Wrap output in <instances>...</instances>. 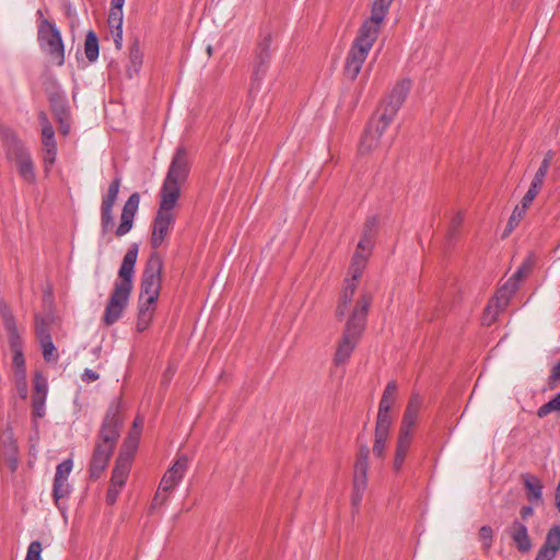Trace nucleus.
Here are the masks:
<instances>
[{
    "label": "nucleus",
    "mask_w": 560,
    "mask_h": 560,
    "mask_svg": "<svg viewBox=\"0 0 560 560\" xmlns=\"http://www.w3.org/2000/svg\"><path fill=\"white\" fill-rule=\"evenodd\" d=\"M394 0L373 1L371 15L361 24L346 58L343 72L351 81L355 80L360 73L362 65L378 37L381 26Z\"/></svg>",
    "instance_id": "obj_1"
},
{
    "label": "nucleus",
    "mask_w": 560,
    "mask_h": 560,
    "mask_svg": "<svg viewBox=\"0 0 560 560\" xmlns=\"http://www.w3.org/2000/svg\"><path fill=\"white\" fill-rule=\"evenodd\" d=\"M377 226L378 219L376 215L369 217L364 222L362 234L353 254L352 262L349 269L351 278L346 280V284L340 293L339 302L336 307V317L339 319L346 315L348 312V306L352 302L357 290L358 280L361 277L368 258L374 247V240L377 235Z\"/></svg>",
    "instance_id": "obj_2"
},
{
    "label": "nucleus",
    "mask_w": 560,
    "mask_h": 560,
    "mask_svg": "<svg viewBox=\"0 0 560 560\" xmlns=\"http://www.w3.org/2000/svg\"><path fill=\"white\" fill-rule=\"evenodd\" d=\"M138 252L139 246L137 243H133L129 246L122 258L121 266L118 270L120 280L114 283V289L109 295L102 318L105 326H112L117 323L128 305L133 287L132 280Z\"/></svg>",
    "instance_id": "obj_3"
},
{
    "label": "nucleus",
    "mask_w": 560,
    "mask_h": 560,
    "mask_svg": "<svg viewBox=\"0 0 560 560\" xmlns=\"http://www.w3.org/2000/svg\"><path fill=\"white\" fill-rule=\"evenodd\" d=\"M373 296L370 292H362L350 313L334 354V364L345 365L358 346L366 326V317Z\"/></svg>",
    "instance_id": "obj_4"
},
{
    "label": "nucleus",
    "mask_w": 560,
    "mask_h": 560,
    "mask_svg": "<svg viewBox=\"0 0 560 560\" xmlns=\"http://www.w3.org/2000/svg\"><path fill=\"white\" fill-rule=\"evenodd\" d=\"M5 158L15 165L19 176L27 184L36 182L35 165L28 149L9 128L0 129Z\"/></svg>",
    "instance_id": "obj_5"
},
{
    "label": "nucleus",
    "mask_w": 560,
    "mask_h": 560,
    "mask_svg": "<svg viewBox=\"0 0 560 560\" xmlns=\"http://www.w3.org/2000/svg\"><path fill=\"white\" fill-rule=\"evenodd\" d=\"M276 35L269 27L260 31L253 59V74L249 85V95L259 92L261 82L264 81L271 62V55L276 50Z\"/></svg>",
    "instance_id": "obj_6"
},
{
    "label": "nucleus",
    "mask_w": 560,
    "mask_h": 560,
    "mask_svg": "<svg viewBox=\"0 0 560 560\" xmlns=\"http://www.w3.org/2000/svg\"><path fill=\"white\" fill-rule=\"evenodd\" d=\"M163 268L162 256L158 252H152L142 272L139 301L156 304L162 288Z\"/></svg>",
    "instance_id": "obj_7"
},
{
    "label": "nucleus",
    "mask_w": 560,
    "mask_h": 560,
    "mask_svg": "<svg viewBox=\"0 0 560 560\" xmlns=\"http://www.w3.org/2000/svg\"><path fill=\"white\" fill-rule=\"evenodd\" d=\"M0 315L8 335V343L12 352V366L14 372H26L24 358V341L19 332L15 317L5 303L0 304Z\"/></svg>",
    "instance_id": "obj_8"
},
{
    "label": "nucleus",
    "mask_w": 560,
    "mask_h": 560,
    "mask_svg": "<svg viewBox=\"0 0 560 560\" xmlns=\"http://www.w3.org/2000/svg\"><path fill=\"white\" fill-rule=\"evenodd\" d=\"M122 423L124 420L120 413V402H110L100 428L95 444L115 450L120 436Z\"/></svg>",
    "instance_id": "obj_9"
},
{
    "label": "nucleus",
    "mask_w": 560,
    "mask_h": 560,
    "mask_svg": "<svg viewBox=\"0 0 560 560\" xmlns=\"http://www.w3.org/2000/svg\"><path fill=\"white\" fill-rule=\"evenodd\" d=\"M39 46L55 60L59 66L65 62V47L59 30L50 21L43 19L38 24Z\"/></svg>",
    "instance_id": "obj_10"
},
{
    "label": "nucleus",
    "mask_w": 560,
    "mask_h": 560,
    "mask_svg": "<svg viewBox=\"0 0 560 560\" xmlns=\"http://www.w3.org/2000/svg\"><path fill=\"white\" fill-rule=\"evenodd\" d=\"M121 182V175L117 173L109 183L106 192L102 196L101 230L103 234H106L114 226L113 209L118 199Z\"/></svg>",
    "instance_id": "obj_11"
},
{
    "label": "nucleus",
    "mask_w": 560,
    "mask_h": 560,
    "mask_svg": "<svg viewBox=\"0 0 560 560\" xmlns=\"http://www.w3.org/2000/svg\"><path fill=\"white\" fill-rule=\"evenodd\" d=\"M175 223L174 212H164L158 210L152 222V232L150 237L151 247L156 252L164 243Z\"/></svg>",
    "instance_id": "obj_12"
},
{
    "label": "nucleus",
    "mask_w": 560,
    "mask_h": 560,
    "mask_svg": "<svg viewBox=\"0 0 560 560\" xmlns=\"http://www.w3.org/2000/svg\"><path fill=\"white\" fill-rule=\"evenodd\" d=\"M411 89V81L404 79L397 82L384 98L380 110L393 117L396 116Z\"/></svg>",
    "instance_id": "obj_13"
},
{
    "label": "nucleus",
    "mask_w": 560,
    "mask_h": 560,
    "mask_svg": "<svg viewBox=\"0 0 560 560\" xmlns=\"http://www.w3.org/2000/svg\"><path fill=\"white\" fill-rule=\"evenodd\" d=\"M189 172L188 153L186 148L180 145L173 155L165 179L183 184L188 178Z\"/></svg>",
    "instance_id": "obj_14"
},
{
    "label": "nucleus",
    "mask_w": 560,
    "mask_h": 560,
    "mask_svg": "<svg viewBox=\"0 0 560 560\" xmlns=\"http://www.w3.org/2000/svg\"><path fill=\"white\" fill-rule=\"evenodd\" d=\"M188 469V457L179 455L173 465L166 470L159 486V490L170 492L183 480Z\"/></svg>",
    "instance_id": "obj_15"
},
{
    "label": "nucleus",
    "mask_w": 560,
    "mask_h": 560,
    "mask_svg": "<svg viewBox=\"0 0 560 560\" xmlns=\"http://www.w3.org/2000/svg\"><path fill=\"white\" fill-rule=\"evenodd\" d=\"M139 205L140 194L132 192L122 207L120 223L115 231L117 237H121L131 231L133 226V219L139 209Z\"/></svg>",
    "instance_id": "obj_16"
},
{
    "label": "nucleus",
    "mask_w": 560,
    "mask_h": 560,
    "mask_svg": "<svg viewBox=\"0 0 560 560\" xmlns=\"http://www.w3.org/2000/svg\"><path fill=\"white\" fill-rule=\"evenodd\" d=\"M180 183L165 179L163 180L160 190L159 209L164 212H173L179 197H180Z\"/></svg>",
    "instance_id": "obj_17"
},
{
    "label": "nucleus",
    "mask_w": 560,
    "mask_h": 560,
    "mask_svg": "<svg viewBox=\"0 0 560 560\" xmlns=\"http://www.w3.org/2000/svg\"><path fill=\"white\" fill-rule=\"evenodd\" d=\"M113 453L114 448L95 444L89 465L90 479L97 480L101 477L102 472L107 467Z\"/></svg>",
    "instance_id": "obj_18"
},
{
    "label": "nucleus",
    "mask_w": 560,
    "mask_h": 560,
    "mask_svg": "<svg viewBox=\"0 0 560 560\" xmlns=\"http://www.w3.org/2000/svg\"><path fill=\"white\" fill-rule=\"evenodd\" d=\"M369 455V446H361L354 464L353 475V489H358L359 491H365L368 487Z\"/></svg>",
    "instance_id": "obj_19"
},
{
    "label": "nucleus",
    "mask_w": 560,
    "mask_h": 560,
    "mask_svg": "<svg viewBox=\"0 0 560 560\" xmlns=\"http://www.w3.org/2000/svg\"><path fill=\"white\" fill-rule=\"evenodd\" d=\"M514 294L505 287L499 288L495 293L494 303H489L485 310L482 324L490 326L497 318L500 311L504 310Z\"/></svg>",
    "instance_id": "obj_20"
},
{
    "label": "nucleus",
    "mask_w": 560,
    "mask_h": 560,
    "mask_svg": "<svg viewBox=\"0 0 560 560\" xmlns=\"http://www.w3.org/2000/svg\"><path fill=\"white\" fill-rule=\"evenodd\" d=\"M51 110L59 124V131L67 136L70 131V112L65 96L55 94L50 98Z\"/></svg>",
    "instance_id": "obj_21"
},
{
    "label": "nucleus",
    "mask_w": 560,
    "mask_h": 560,
    "mask_svg": "<svg viewBox=\"0 0 560 560\" xmlns=\"http://www.w3.org/2000/svg\"><path fill=\"white\" fill-rule=\"evenodd\" d=\"M509 536L514 541L517 550L522 553L528 552L532 548V541L528 536V530L525 524L515 520L512 525L506 529Z\"/></svg>",
    "instance_id": "obj_22"
},
{
    "label": "nucleus",
    "mask_w": 560,
    "mask_h": 560,
    "mask_svg": "<svg viewBox=\"0 0 560 560\" xmlns=\"http://www.w3.org/2000/svg\"><path fill=\"white\" fill-rule=\"evenodd\" d=\"M131 467V462L125 458H116L115 466L112 471L109 485L122 488L127 481Z\"/></svg>",
    "instance_id": "obj_23"
},
{
    "label": "nucleus",
    "mask_w": 560,
    "mask_h": 560,
    "mask_svg": "<svg viewBox=\"0 0 560 560\" xmlns=\"http://www.w3.org/2000/svg\"><path fill=\"white\" fill-rule=\"evenodd\" d=\"M412 438H405L398 435L396 450H395V457L393 462V469L395 472L401 471L404 467L405 459L407 457V454L409 452V447L412 443Z\"/></svg>",
    "instance_id": "obj_24"
},
{
    "label": "nucleus",
    "mask_w": 560,
    "mask_h": 560,
    "mask_svg": "<svg viewBox=\"0 0 560 560\" xmlns=\"http://www.w3.org/2000/svg\"><path fill=\"white\" fill-rule=\"evenodd\" d=\"M544 170H545V165H540L538 167V170L532 180L529 189L524 195V197H523L524 208H528L530 206V203L533 202V200L535 199V197L539 194V191L542 187L546 174H547V172H545Z\"/></svg>",
    "instance_id": "obj_25"
},
{
    "label": "nucleus",
    "mask_w": 560,
    "mask_h": 560,
    "mask_svg": "<svg viewBox=\"0 0 560 560\" xmlns=\"http://www.w3.org/2000/svg\"><path fill=\"white\" fill-rule=\"evenodd\" d=\"M524 488L526 490L528 501L533 503L542 500V485L536 476L523 475Z\"/></svg>",
    "instance_id": "obj_26"
},
{
    "label": "nucleus",
    "mask_w": 560,
    "mask_h": 560,
    "mask_svg": "<svg viewBox=\"0 0 560 560\" xmlns=\"http://www.w3.org/2000/svg\"><path fill=\"white\" fill-rule=\"evenodd\" d=\"M140 442V431H130L125 439L117 458H125L132 463Z\"/></svg>",
    "instance_id": "obj_27"
},
{
    "label": "nucleus",
    "mask_w": 560,
    "mask_h": 560,
    "mask_svg": "<svg viewBox=\"0 0 560 560\" xmlns=\"http://www.w3.org/2000/svg\"><path fill=\"white\" fill-rule=\"evenodd\" d=\"M155 304H147V302L139 301L138 317L136 324V328L139 332L144 331L149 327L153 318Z\"/></svg>",
    "instance_id": "obj_28"
},
{
    "label": "nucleus",
    "mask_w": 560,
    "mask_h": 560,
    "mask_svg": "<svg viewBox=\"0 0 560 560\" xmlns=\"http://www.w3.org/2000/svg\"><path fill=\"white\" fill-rule=\"evenodd\" d=\"M397 393H398V385L395 381H390L387 383L380 405H378V411L381 412H390L392 406L397 400Z\"/></svg>",
    "instance_id": "obj_29"
},
{
    "label": "nucleus",
    "mask_w": 560,
    "mask_h": 560,
    "mask_svg": "<svg viewBox=\"0 0 560 560\" xmlns=\"http://www.w3.org/2000/svg\"><path fill=\"white\" fill-rule=\"evenodd\" d=\"M71 492L72 486L68 482V480H62L61 478H54L52 498L58 509H61L60 500L68 498L71 494Z\"/></svg>",
    "instance_id": "obj_30"
},
{
    "label": "nucleus",
    "mask_w": 560,
    "mask_h": 560,
    "mask_svg": "<svg viewBox=\"0 0 560 560\" xmlns=\"http://www.w3.org/2000/svg\"><path fill=\"white\" fill-rule=\"evenodd\" d=\"M84 51L90 62L97 60L100 54L98 38L93 31H89L85 36Z\"/></svg>",
    "instance_id": "obj_31"
},
{
    "label": "nucleus",
    "mask_w": 560,
    "mask_h": 560,
    "mask_svg": "<svg viewBox=\"0 0 560 560\" xmlns=\"http://www.w3.org/2000/svg\"><path fill=\"white\" fill-rule=\"evenodd\" d=\"M50 325L51 319L49 317L42 316L39 314L35 315V335L38 341L50 339Z\"/></svg>",
    "instance_id": "obj_32"
},
{
    "label": "nucleus",
    "mask_w": 560,
    "mask_h": 560,
    "mask_svg": "<svg viewBox=\"0 0 560 560\" xmlns=\"http://www.w3.org/2000/svg\"><path fill=\"white\" fill-rule=\"evenodd\" d=\"M380 138L373 133V125H368L360 141L361 153H369L378 145Z\"/></svg>",
    "instance_id": "obj_33"
},
{
    "label": "nucleus",
    "mask_w": 560,
    "mask_h": 560,
    "mask_svg": "<svg viewBox=\"0 0 560 560\" xmlns=\"http://www.w3.org/2000/svg\"><path fill=\"white\" fill-rule=\"evenodd\" d=\"M418 416H419V413L405 410L398 435L413 439L412 428L417 423Z\"/></svg>",
    "instance_id": "obj_34"
},
{
    "label": "nucleus",
    "mask_w": 560,
    "mask_h": 560,
    "mask_svg": "<svg viewBox=\"0 0 560 560\" xmlns=\"http://www.w3.org/2000/svg\"><path fill=\"white\" fill-rule=\"evenodd\" d=\"M392 424H393V417H392L390 412L377 411L375 435L388 438Z\"/></svg>",
    "instance_id": "obj_35"
},
{
    "label": "nucleus",
    "mask_w": 560,
    "mask_h": 560,
    "mask_svg": "<svg viewBox=\"0 0 560 560\" xmlns=\"http://www.w3.org/2000/svg\"><path fill=\"white\" fill-rule=\"evenodd\" d=\"M394 118L395 117L381 112L380 116L377 118H372L369 125H373V133L381 139Z\"/></svg>",
    "instance_id": "obj_36"
},
{
    "label": "nucleus",
    "mask_w": 560,
    "mask_h": 560,
    "mask_svg": "<svg viewBox=\"0 0 560 560\" xmlns=\"http://www.w3.org/2000/svg\"><path fill=\"white\" fill-rule=\"evenodd\" d=\"M527 208H524V203L522 202L521 206H516L515 209L513 210L508 223H506V226L503 231V234H502V237H508L514 230L515 228L518 225V223L521 222L525 211H526Z\"/></svg>",
    "instance_id": "obj_37"
},
{
    "label": "nucleus",
    "mask_w": 560,
    "mask_h": 560,
    "mask_svg": "<svg viewBox=\"0 0 560 560\" xmlns=\"http://www.w3.org/2000/svg\"><path fill=\"white\" fill-rule=\"evenodd\" d=\"M542 546L546 548H551L556 552L559 551V549H560V525H555L548 530Z\"/></svg>",
    "instance_id": "obj_38"
},
{
    "label": "nucleus",
    "mask_w": 560,
    "mask_h": 560,
    "mask_svg": "<svg viewBox=\"0 0 560 560\" xmlns=\"http://www.w3.org/2000/svg\"><path fill=\"white\" fill-rule=\"evenodd\" d=\"M130 66L127 69L129 77H131V70L138 72L142 65V52L137 43L132 44L129 50Z\"/></svg>",
    "instance_id": "obj_39"
},
{
    "label": "nucleus",
    "mask_w": 560,
    "mask_h": 560,
    "mask_svg": "<svg viewBox=\"0 0 560 560\" xmlns=\"http://www.w3.org/2000/svg\"><path fill=\"white\" fill-rule=\"evenodd\" d=\"M553 411H560V392L537 410L538 418L542 419Z\"/></svg>",
    "instance_id": "obj_40"
},
{
    "label": "nucleus",
    "mask_w": 560,
    "mask_h": 560,
    "mask_svg": "<svg viewBox=\"0 0 560 560\" xmlns=\"http://www.w3.org/2000/svg\"><path fill=\"white\" fill-rule=\"evenodd\" d=\"M42 348L43 357L47 362H56L59 358L52 338L38 341Z\"/></svg>",
    "instance_id": "obj_41"
},
{
    "label": "nucleus",
    "mask_w": 560,
    "mask_h": 560,
    "mask_svg": "<svg viewBox=\"0 0 560 560\" xmlns=\"http://www.w3.org/2000/svg\"><path fill=\"white\" fill-rule=\"evenodd\" d=\"M47 396L32 395V416L43 418L45 416V402Z\"/></svg>",
    "instance_id": "obj_42"
},
{
    "label": "nucleus",
    "mask_w": 560,
    "mask_h": 560,
    "mask_svg": "<svg viewBox=\"0 0 560 560\" xmlns=\"http://www.w3.org/2000/svg\"><path fill=\"white\" fill-rule=\"evenodd\" d=\"M14 383L16 390L21 398L25 399L27 397V380H26V372H14Z\"/></svg>",
    "instance_id": "obj_43"
},
{
    "label": "nucleus",
    "mask_w": 560,
    "mask_h": 560,
    "mask_svg": "<svg viewBox=\"0 0 560 560\" xmlns=\"http://www.w3.org/2000/svg\"><path fill=\"white\" fill-rule=\"evenodd\" d=\"M73 468V460L72 458H67L62 460L58 466L56 467L55 478L68 480L69 475Z\"/></svg>",
    "instance_id": "obj_44"
},
{
    "label": "nucleus",
    "mask_w": 560,
    "mask_h": 560,
    "mask_svg": "<svg viewBox=\"0 0 560 560\" xmlns=\"http://www.w3.org/2000/svg\"><path fill=\"white\" fill-rule=\"evenodd\" d=\"M57 155V145L51 147H44L43 152V163H44V170L46 173H48L51 168V166L55 164Z\"/></svg>",
    "instance_id": "obj_45"
},
{
    "label": "nucleus",
    "mask_w": 560,
    "mask_h": 560,
    "mask_svg": "<svg viewBox=\"0 0 560 560\" xmlns=\"http://www.w3.org/2000/svg\"><path fill=\"white\" fill-rule=\"evenodd\" d=\"M42 143L44 147L57 145L55 140V130L50 122L44 124L42 129Z\"/></svg>",
    "instance_id": "obj_46"
},
{
    "label": "nucleus",
    "mask_w": 560,
    "mask_h": 560,
    "mask_svg": "<svg viewBox=\"0 0 560 560\" xmlns=\"http://www.w3.org/2000/svg\"><path fill=\"white\" fill-rule=\"evenodd\" d=\"M124 14L122 11L109 10L107 24L110 31L122 28Z\"/></svg>",
    "instance_id": "obj_47"
},
{
    "label": "nucleus",
    "mask_w": 560,
    "mask_h": 560,
    "mask_svg": "<svg viewBox=\"0 0 560 560\" xmlns=\"http://www.w3.org/2000/svg\"><path fill=\"white\" fill-rule=\"evenodd\" d=\"M479 539L482 541L485 550H489L492 546L493 530L490 526L483 525L479 529Z\"/></svg>",
    "instance_id": "obj_48"
},
{
    "label": "nucleus",
    "mask_w": 560,
    "mask_h": 560,
    "mask_svg": "<svg viewBox=\"0 0 560 560\" xmlns=\"http://www.w3.org/2000/svg\"><path fill=\"white\" fill-rule=\"evenodd\" d=\"M34 393L33 395L47 396V382L40 373H36L33 378Z\"/></svg>",
    "instance_id": "obj_49"
},
{
    "label": "nucleus",
    "mask_w": 560,
    "mask_h": 560,
    "mask_svg": "<svg viewBox=\"0 0 560 560\" xmlns=\"http://www.w3.org/2000/svg\"><path fill=\"white\" fill-rule=\"evenodd\" d=\"M25 560H42V544L34 540L30 544Z\"/></svg>",
    "instance_id": "obj_50"
},
{
    "label": "nucleus",
    "mask_w": 560,
    "mask_h": 560,
    "mask_svg": "<svg viewBox=\"0 0 560 560\" xmlns=\"http://www.w3.org/2000/svg\"><path fill=\"white\" fill-rule=\"evenodd\" d=\"M422 406V398L418 393H413L406 406V411L419 413Z\"/></svg>",
    "instance_id": "obj_51"
},
{
    "label": "nucleus",
    "mask_w": 560,
    "mask_h": 560,
    "mask_svg": "<svg viewBox=\"0 0 560 560\" xmlns=\"http://www.w3.org/2000/svg\"><path fill=\"white\" fill-rule=\"evenodd\" d=\"M386 441H387V436L375 435L373 453L376 457H383L384 452H385Z\"/></svg>",
    "instance_id": "obj_52"
},
{
    "label": "nucleus",
    "mask_w": 560,
    "mask_h": 560,
    "mask_svg": "<svg viewBox=\"0 0 560 560\" xmlns=\"http://www.w3.org/2000/svg\"><path fill=\"white\" fill-rule=\"evenodd\" d=\"M557 556V552L551 548H546L544 546L538 550L535 560H553Z\"/></svg>",
    "instance_id": "obj_53"
},
{
    "label": "nucleus",
    "mask_w": 560,
    "mask_h": 560,
    "mask_svg": "<svg viewBox=\"0 0 560 560\" xmlns=\"http://www.w3.org/2000/svg\"><path fill=\"white\" fill-rule=\"evenodd\" d=\"M121 489L122 488L109 485L107 493H106V503L109 504V505L115 504L117 499H118V497H119V493H120Z\"/></svg>",
    "instance_id": "obj_54"
},
{
    "label": "nucleus",
    "mask_w": 560,
    "mask_h": 560,
    "mask_svg": "<svg viewBox=\"0 0 560 560\" xmlns=\"http://www.w3.org/2000/svg\"><path fill=\"white\" fill-rule=\"evenodd\" d=\"M464 222V214L462 212H457L451 220L450 225V234L453 236L462 226Z\"/></svg>",
    "instance_id": "obj_55"
},
{
    "label": "nucleus",
    "mask_w": 560,
    "mask_h": 560,
    "mask_svg": "<svg viewBox=\"0 0 560 560\" xmlns=\"http://www.w3.org/2000/svg\"><path fill=\"white\" fill-rule=\"evenodd\" d=\"M98 378H100L98 373H96L95 371L90 370V369H85L83 374H82V381L83 382L91 383V382L97 381Z\"/></svg>",
    "instance_id": "obj_56"
},
{
    "label": "nucleus",
    "mask_w": 560,
    "mask_h": 560,
    "mask_svg": "<svg viewBox=\"0 0 560 560\" xmlns=\"http://www.w3.org/2000/svg\"><path fill=\"white\" fill-rule=\"evenodd\" d=\"M110 33H112L116 48L120 49L122 46V28L116 30V31H110Z\"/></svg>",
    "instance_id": "obj_57"
},
{
    "label": "nucleus",
    "mask_w": 560,
    "mask_h": 560,
    "mask_svg": "<svg viewBox=\"0 0 560 560\" xmlns=\"http://www.w3.org/2000/svg\"><path fill=\"white\" fill-rule=\"evenodd\" d=\"M560 380V360L557 362V364L551 369L550 375H549V383H553Z\"/></svg>",
    "instance_id": "obj_58"
},
{
    "label": "nucleus",
    "mask_w": 560,
    "mask_h": 560,
    "mask_svg": "<svg viewBox=\"0 0 560 560\" xmlns=\"http://www.w3.org/2000/svg\"><path fill=\"white\" fill-rule=\"evenodd\" d=\"M503 287H505L508 290H510L511 293H515L518 289V282L517 279H509Z\"/></svg>",
    "instance_id": "obj_59"
},
{
    "label": "nucleus",
    "mask_w": 560,
    "mask_h": 560,
    "mask_svg": "<svg viewBox=\"0 0 560 560\" xmlns=\"http://www.w3.org/2000/svg\"><path fill=\"white\" fill-rule=\"evenodd\" d=\"M363 493L364 491H359L358 489H353V493H352V504L354 506H359L361 501H362V498H363Z\"/></svg>",
    "instance_id": "obj_60"
},
{
    "label": "nucleus",
    "mask_w": 560,
    "mask_h": 560,
    "mask_svg": "<svg viewBox=\"0 0 560 560\" xmlns=\"http://www.w3.org/2000/svg\"><path fill=\"white\" fill-rule=\"evenodd\" d=\"M162 492H163L162 490L158 489V492L155 493L153 501H152V506H155L158 504H163L166 501V495L162 494Z\"/></svg>",
    "instance_id": "obj_61"
},
{
    "label": "nucleus",
    "mask_w": 560,
    "mask_h": 560,
    "mask_svg": "<svg viewBox=\"0 0 560 560\" xmlns=\"http://www.w3.org/2000/svg\"><path fill=\"white\" fill-rule=\"evenodd\" d=\"M534 514V509L529 505L522 506L520 511V515L522 520H527L529 516Z\"/></svg>",
    "instance_id": "obj_62"
},
{
    "label": "nucleus",
    "mask_w": 560,
    "mask_h": 560,
    "mask_svg": "<svg viewBox=\"0 0 560 560\" xmlns=\"http://www.w3.org/2000/svg\"><path fill=\"white\" fill-rule=\"evenodd\" d=\"M553 158V152L552 151H548L544 158V160L541 161L540 165H545V172H548V168L550 166V163H551V160Z\"/></svg>",
    "instance_id": "obj_63"
},
{
    "label": "nucleus",
    "mask_w": 560,
    "mask_h": 560,
    "mask_svg": "<svg viewBox=\"0 0 560 560\" xmlns=\"http://www.w3.org/2000/svg\"><path fill=\"white\" fill-rule=\"evenodd\" d=\"M142 425H143V419L140 416H137L133 420L131 431H140L141 432Z\"/></svg>",
    "instance_id": "obj_64"
}]
</instances>
